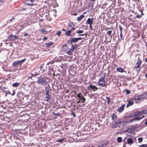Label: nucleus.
Listing matches in <instances>:
<instances>
[{"mask_svg":"<svg viewBox=\"0 0 147 147\" xmlns=\"http://www.w3.org/2000/svg\"><path fill=\"white\" fill-rule=\"evenodd\" d=\"M146 114H147V109H144L141 111H136L134 112L132 115H131V117L136 116V117L135 119L131 121H132L133 120H139L142 118L144 117V115Z\"/></svg>","mask_w":147,"mask_h":147,"instance_id":"f257e3e1","label":"nucleus"},{"mask_svg":"<svg viewBox=\"0 0 147 147\" xmlns=\"http://www.w3.org/2000/svg\"><path fill=\"white\" fill-rule=\"evenodd\" d=\"M145 98V94H143L135 96L133 99L136 102L138 103L143 101Z\"/></svg>","mask_w":147,"mask_h":147,"instance_id":"f03ea898","label":"nucleus"},{"mask_svg":"<svg viewBox=\"0 0 147 147\" xmlns=\"http://www.w3.org/2000/svg\"><path fill=\"white\" fill-rule=\"evenodd\" d=\"M105 76L103 77H101L100 79L98 82V85L103 87L105 86Z\"/></svg>","mask_w":147,"mask_h":147,"instance_id":"7ed1b4c3","label":"nucleus"},{"mask_svg":"<svg viewBox=\"0 0 147 147\" xmlns=\"http://www.w3.org/2000/svg\"><path fill=\"white\" fill-rule=\"evenodd\" d=\"M25 61L26 59L25 58L20 61H15L12 64L13 66V67H15L18 65H21Z\"/></svg>","mask_w":147,"mask_h":147,"instance_id":"20e7f679","label":"nucleus"},{"mask_svg":"<svg viewBox=\"0 0 147 147\" xmlns=\"http://www.w3.org/2000/svg\"><path fill=\"white\" fill-rule=\"evenodd\" d=\"M74 26L75 25L74 23L72 22H71L68 24L67 30H71L72 31H73L75 29Z\"/></svg>","mask_w":147,"mask_h":147,"instance_id":"39448f33","label":"nucleus"},{"mask_svg":"<svg viewBox=\"0 0 147 147\" xmlns=\"http://www.w3.org/2000/svg\"><path fill=\"white\" fill-rule=\"evenodd\" d=\"M39 79L37 81L38 83H40L43 86L47 85V82L45 80H44V78H41V79L40 78V77H39Z\"/></svg>","mask_w":147,"mask_h":147,"instance_id":"423d86ee","label":"nucleus"},{"mask_svg":"<svg viewBox=\"0 0 147 147\" xmlns=\"http://www.w3.org/2000/svg\"><path fill=\"white\" fill-rule=\"evenodd\" d=\"M142 61L140 60L139 57L138 58V60L135 67V69L137 70L138 68H139L142 63Z\"/></svg>","mask_w":147,"mask_h":147,"instance_id":"0eeeda50","label":"nucleus"},{"mask_svg":"<svg viewBox=\"0 0 147 147\" xmlns=\"http://www.w3.org/2000/svg\"><path fill=\"white\" fill-rule=\"evenodd\" d=\"M77 96L79 98L80 100L82 103L84 102L86 100L85 98L84 97L83 95H81L80 93L78 94Z\"/></svg>","mask_w":147,"mask_h":147,"instance_id":"6e6552de","label":"nucleus"},{"mask_svg":"<svg viewBox=\"0 0 147 147\" xmlns=\"http://www.w3.org/2000/svg\"><path fill=\"white\" fill-rule=\"evenodd\" d=\"M19 37L18 36H15L14 35L11 34L10 35L9 37H8V39L12 41H14L16 39H19Z\"/></svg>","mask_w":147,"mask_h":147,"instance_id":"1a4fd4ad","label":"nucleus"},{"mask_svg":"<svg viewBox=\"0 0 147 147\" xmlns=\"http://www.w3.org/2000/svg\"><path fill=\"white\" fill-rule=\"evenodd\" d=\"M94 18H88L86 22V24L89 25H92L93 24Z\"/></svg>","mask_w":147,"mask_h":147,"instance_id":"9d476101","label":"nucleus"},{"mask_svg":"<svg viewBox=\"0 0 147 147\" xmlns=\"http://www.w3.org/2000/svg\"><path fill=\"white\" fill-rule=\"evenodd\" d=\"M82 39V38L81 37H79L77 38H73L71 39L70 40L71 43H72V42H78L79 40H81Z\"/></svg>","mask_w":147,"mask_h":147,"instance_id":"9b49d317","label":"nucleus"},{"mask_svg":"<svg viewBox=\"0 0 147 147\" xmlns=\"http://www.w3.org/2000/svg\"><path fill=\"white\" fill-rule=\"evenodd\" d=\"M125 107V105H122L121 107H119L117 109V111L119 113H121L124 110Z\"/></svg>","mask_w":147,"mask_h":147,"instance_id":"f8f14e48","label":"nucleus"},{"mask_svg":"<svg viewBox=\"0 0 147 147\" xmlns=\"http://www.w3.org/2000/svg\"><path fill=\"white\" fill-rule=\"evenodd\" d=\"M90 89H92L94 91L95 90H97L98 89V88L95 86L91 85L88 87V90H90Z\"/></svg>","mask_w":147,"mask_h":147,"instance_id":"ddd939ff","label":"nucleus"},{"mask_svg":"<svg viewBox=\"0 0 147 147\" xmlns=\"http://www.w3.org/2000/svg\"><path fill=\"white\" fill-rule=\"evenodd\" d=\"M134 119L135 118H134V119H132L130 120H128L127 121H122V125H125L127 123H130V122H132L134 120H133L132 121H131Z\"/></svg>","mask_w":147,"mask_h":147,"instance_id":"4468645a","label":"nucleus"},{"mask_svg":"<svg viewBox=\"0 0 147 147\" xmlns=\"http://www.w3.org/2000/svg\"><path fill=\"white\" fill-rule=\"evenodd\" d=\"M50 96L49 94V92H47L46 93V101H49L50 99Z\"/></svg>","mask_w":147,"mask_h":147,"instance_id":"2eb2a0df","label":"nucleus"},{"mask_svg":"<svg viewBox=\"0 0 147 147\" xmlns=\"http://www.w3.org/2000/svg\"><path fill=\"white\" fill-rule=\"evenodd\" d=\"M134 102L132 101L129 100L128 101V104L127 105L126 107L127 108L129 106L132 105L134 104Z\"/></svg>","mask_w":147,"mask_h":147,"instance_id":"dca6fc26","label":"nucleus"},{"mask_svg":"<svg viewBox=\"0 0 147 147\" xmlns=\"http://www.w3.org/2000/svg\"><path fill=\"white\" fill-rule=\"evenodd\" d=\"M84 17V15L82 14L80 16L78 17L77 20L78 21L80 22L81 21Z\"/></svg>","mask_w":147,"mask_h":147,"instance_id":"f3484780","label":"nucleus"},{"mask_svg":"<svg viewBox=\"0 0 147 147\" xmlns=\"http://www.w3.org/2000/svg\"><path fill=\"white\" fill-rule=\"evenodd\" d=\"M53 43L52 42H50L49 43H45V45H46L47 47L48 48L50 47L51 46L53 45Z\"/></svg>","mask_w":147,"mask_h":147,"instance_id":"a211bd4d","label":"nucleus"},{"mask_svg":"<svg viewBox=\"0 0 147 147\" xmlns=\"http://www.w3.org/2000/svg\"><path fill=\"white\" fill-rule=\"evenodd\" d=\"M128 144H132L133 143V140L131 138H128L127 140Z\"/></svg>","mask_w":147,"mask_h":147,"instance_id":"6ab92c4d","label":"nucleus"},{"mask_svg":"<svg viewBox=\"0 0 147 147\" xmlns=\"http://www.w3.org/2000/svg\"><path fill=\"white\" fill-rule=\"evenodd\" d=\"M71 32L72 31H71V30H68L65 32V34L66 36H69L71 34Z\"/></svg>","mask_w":147,"mask_h":147,"instance_id":"aec40b11","label":"nucleus"},{"mask_svg":"<svg viewBox=\"0 0 147 147\" xmlns=\"http://www.w3.org/2000/svg\"><path fill=\"white\" fill-rule=\"evenodd\" d=\"M116 70L117 71L121 73L124 71V70L122 68L119 67L117 68Z\"/></svg>","mask_w":147,"mask_h":147,"instance_id":"412c9836","label":"nucleus"},{"mask_svg":"<svg viewBox=\"0 0 147 147\" xmlns=\"http://www.w3.org/2000/svg\"><path fill=\"white\" fill-rule=\"evenodd\" d=\"M71 45L72 47L71 48V49H72L73 51L75 50L77 47V45H73L72 44H71Z\"/></svg>","mask_w":147,"mask_h":147,"instance_id":"4be33fe9","label":"nucleus"},{"mask_svg":"<svg viewBox=\"0 0 147 147\" xmlns=\"http://www.w3.org/2000/svg\"><path fill=\"white\" fill-rule=\"evenodd\" d=\"M39 75V73L37 72H34L31 73V77Z\"/></svg>","mask_w":147,"mask_h":147,"instance_id":"5701e85b","label":"nucleus"},{"mask_svg":"<svg viewBox=\"0 0 147 147\" xmlns=\"http://www.w3.org/2000/svg\"><path fill=\"white\" fill-rule=\"evenodd\" d=\"M107 142L104 143L103 144H99L98 145L99 147H105L107 145Z\"/></svg>","mask_w":147,"mask_h":147,"instance_id":"b1692460","label":"nucleus"},{"mask_svg":"<svg viewBox=\"0 0 147 147\" xmlns=\"http://www.w3.org/2000/svg\"><path fill=\"white\" fill-rule=\"evenodd\" d=\"M57 142H59L60 143H61L62 142H65V139L63 138L62 139H59L58 140H57Z\"/></svg>","mask_w":147,"mask_h":147,"instance_id":"393cba45","label":"nucleus"},{"mask_svg":"<svg viewBox=\"0 0 147 147\" xmlns=\"http://www.w3.org/2000/svg\"><path fill=\"white\" fill-rule=\"evenodd\" d=\"M117 115L113 114L112 115V119L114 121V120H115L117 118Z\"/></svg>","mask_w":147,"mask_h":147,"instance_id":"a878e982","label":"nucleus"},{"mask_svg":"<svg viewBox=\"0 0 147 147\" xmlns=\"http://www.w3.org/2000/svg\"><path fill=\"white\" fill-rule=\"evenodd\" d=\"M74 51H73V50L72 49H71L69 50L67 52V54L70 55H71L72 54V52H73Z\"/></svg>","mask_w":147,"mask_h":147,"instance_id":"bb28decb","label":"nucleus"},{"mask_svg":"<svg viewBox=\"0 0 147 147\" xmlns=\"http://www.w3.org/2000/svg\"><path fill=\"white\" fill-rule=\"evenodd\" d=\"M19 84H20L18 82H16L13 84L12 86H13L16 87L18 86Z\"/></svg>","mask_w":147,"mask_h":147,"instance_id":"cd10ccee","label":"nucleus"},{"mask_svg":"<svg viewBox=\"0 0 147 147\" xmlns=\"http://www.w3.org/2000/svg\"><path fill=\"white\" fill-rule=\"evenodd\" d=\"M112 33V30H109L107 32V34L109 36H111V38H112V36L111 35V34Z\"/></svg>","mask_w":147,"mask_h":147,"instance_id":"c85d7f7f","label":"nucleus"},{"mask_svg":"<svg viewBox=\"0 0 147 147\" xmlns=\"http://www.w3.org/2000/svg\"><path fill=\"white\" fill-rule=\"evenodd\" d=\"M115 124L113 125L112 127L113 128H116L118 126V125L117 124V121H115Z\"/></svg>","mask_w":147,"mask_h":147,"instance_id":"c756f323","label":"nucleus"},{"mask_svg":"<svg viewBox=\"0 0 147 147\" xmlns=\"http://www.w3.org/2000/svg\"><path fill=\"white\" fill-rule=\"evenodd\" d=\"M117 140L119 142H121L122 141V138L121 137H118L117 138Z\"/></svg>","mask_w":147,"mask_h":147,"instance_id":"7c9ffc66","label":"nucleus"},{"mask_svg":"<svg viewBox=\"0 0 147 147\" xmlns=\"http://www.w3.org/2000/svg\"><path fill=\"white\" fill-rule=\"evenodd\" d=\"M55 62V61H54L53 60H52V61L49 62L47 63V65H50V64H51V63L53 64Z\"/></svg>","mask_w":147,"mask_h":147,"instance_id":"2f4dec72","label":"nucleus"},{"mask_svg":"<svg viewBox=\"0 0 147 147\" xmlns=\"http://www.w3.org/2000/svg\"><path fill=\"white\" fill-rule=\"evenodd\" d=\"M57 35H58V36H60L61 34V32L60 31H57Z\"/></svg>","mask_w":147,"mask_h":147,"instance_id":"473e14b6","label":"nucleus"},{"mask_svg":"<svg viewBox=\"0 0 147 147\" xmlns=\"http://www.w3.org/2000/svg\"><path fill=\"white\" fill-rule=\"evenodd\" d=\"M106 99L107 100V103L109 104V103L110 102V98L109 97H107Z\"/></svg>","mask_w":147,"mask_h":147,"instance_id":"72a5a7b5","label":"nucleus"},{"mask_svg":"<svg viewBox=\"0 0 147 147\" xmlns=\"http://www.w3.org/2000/svg\"><path fill=\"white\" fill-rule=\"evenodd\" d=\"M138 140L139 142H142L143 140V138H139L138 139Z\"/></svg>","mask_w":147,"mask_h":147,"instance_id":"f704fd0d","label":"nucleus"},{"mask_svg":"<svg viewBox=\"0 0 147 147\" xmlns=\"http://www.w3.org/2000/svg\"><path fill=\"white\" fill-rule=\"evenodd\" d=\"M117 124L119 126L120 125H122V122L121 121H117Z\"/></svg>","mask_w":147,"mask_h":147,"instance_id":"c9c22d12","label":"nucleus"},{"mask_svg":"<svg viewBox=\"0 0 147 147\" xmlns=\"http://www.w3.org/2000/svg\"><path fill=\"white\" fill-rule=\"evenodd\" d=\"M83 31L82 30H78L77 31V33L78 34H79L80 33H82L83 32Z\"/></svg>","mask_w":147,"mask_h":147,"instance_id":"e433bc0d","label":"nucleus"},{"mask_svg":"<svg viewBox=\"0 0 147 147\" xmlns=\"http://www.w3.org/2000/svg\"><path fill=\"white\" fill-rule=\"evenodd\" d=\"M142 17V15L141 14H139L136 16V18H140Z\"/></svg>","mask_w":147,"mask_h":147,"instance_id":"4c0bfd02","label":"nucleus"},{"mask_svg":"<svg viewBox=\"0 0 147 147\" xmlns=\"http://www.w3.org/2000/svg\"><path fill=\"white\" fill-rule=\"evenodd\" d=\"M130 92L129 90H126V93L127 94H128L130 93Z\"/></svg>","mask_w":147,"mask_h":147,"instance_id":"58836bf2","label":"nucleus"},{"mask_svg":"<svg viewBox=\"0 0 147 147\" xmlns=\"http://www.w3.org/2000/svg\"><path fill=\"white\" fill-rule=\"evenodd\" d=\"M53 113L55 115H57V116H59V113H55V112H53Z\"/></svg>","mask_w":147,"mask_h":147,"instance_id":"ea45409f","label":"nucleus"},{"mask_svg":"<svg viewBox=\"0 0 147 147\" xmlns=\"http://www.w3.org/2000/svg\"><path fill=\"white\" fill-rule=\"evenodd\" d=\"M119 28L120 30V32H122V28L121 27V26L120 25L119 26Z\"/></svg>","mask_w":147,"mask_h":147,"instance_id":"a19ab883","label":"nucleus"},{"mask_svg":"<svg viewBox=\"0 0 147 147\" xmlns=\"http://www.w3.org/2000/svg\"><path fill=\"white\" fill-rule=\"evenodd\" d=\"M140 147H147V146L145 144H143L141 145Z\"/></svg>","mask_w":147,"mask_h":147,"instance_id":"79ce46f5","label":"nucleus"},{"mask_svg":"<svg viewBox=\"0 0 147 147\" xmlns=\"http://www.w3.org/2000/svg\"><path fill=\"white\" fill-rule=\"evenodd\" d=\"M45 90H46L47 92H49V89H48V87H45Z\"/></svg>","mask_w":147,"mask_h":147,"instance_id":"37998d69","label":"nucleus"},{"mask_svg":"<svg viewBox=\"0 0 147 147\" xmlns=\"http://www.w3.org/2000/svg\"><path fill=\"white\" fill-rule=\"evenodd\" d=\"M123 36V35L122 32H120V37L121 38V40H122V37Z\"/></svg>","mask_w":147,"mask_h":147,"instance_id":"c03bdc74","label":"nucleus"},{"mask_svg":"<svg viewBox=\"0 0 147 147\" xmlns=\"http://www.w3.org/2000/svg\"><path fill=\"white\" fill-rule=\"evenodd\" d=\"M47 39V37H44L43 38V40H46Z\"/></svg>","mask_w":147,"mask_h":147,"instance_id":"a18cd8bd","label":"nucleus"},{"mask_svg":"<svg viewBox=\"0 0 147 147\" xmlns=\"http://www.w3.org/2000/svg\"><path fill=\"white\" fill-rule=\"evenodd\" d=\"M15 19V18H12L10 20V21L12 22L14 21Z\"/></svg>","mask_w":147,"mask_h":147,"instance_id":"49530a36","label":"nucleus"},{"mask_svg":"<svg viewBox=\"0 0 147 147\" xmlns=\"http://www.w3.org/2000/svg\"><path fill=\"white\" fill-rule=\"evenodd\" d=\"M40 32H42V33H44L45 31L43 29L40 30Z\"/></svg>","mask_w":147,"mask_h":147,"instance_id":"de8ad7c7","label":"nucleus"},{"mask_svg":"<svg viewBox=\"0 0 147 147\" xmlns=\"http://www.w3.org/2000/svg\"><path fill=\"white\" fill-rule=\"evenodd\" d=\"M69 47V46H67V45H64V46L63 47H64V48H65V49H67V48H66V47H67L68 48Z\"/></svg>","mask_w":147,"mask_h":147,"instance_id":"09e8293b","label":"nucleus"},{"mask_svg":"<svg viewBox=\"0 0 147 147\" xmlns=\"http://www.w3.org/2000/svg\"><path fill=\"white\" fill-rule=\"evenodd\" d=\"M43 64H42L40 65V67L41 69L42 68H43Z\"/></svg>","mask_w":147,"mask_h":147,"instance_id":"8fccbe9b","label":"nucleus"},{"mask_svg":"<svg viewBox=\"0 0 147 147\" xmlns=\"http://www.w3.org/2000/svg\"><path fill=\"white\" fill-rule=\"evenodd\" d=\"M15 90H13V93L12 94V95L13 96L14 95H15Z\"/></svg>","mask_w":147,"mask_h":147,"instance_id":"3c124183","label":"nucleus"},{"mask_svg":"<svg viewBox=\"0 0 147 147\" xmlns=\"http://www.w3.org/2000/svg\"><path fill=\"white\" fill-rule=\"evenodd\" d=\"M3 4V2L2 1H0V5H2Z\"/></svg>","mask_w":147,"mask_h":147,"instance_id":"603ef678","label":"nucleus"},{"mask_svg":"<svg viewBox=\"0 0 147 147\" xmlns=\"http://www.w3.org/2000/svg\"><path fill=\"white\" fill-rule=\"evenodd\" d=\"M24 36H28V34H27V33H25L24 34Z\"/></svg>","mask_w":147,"mask_h":147,"instance_id":"864d4df0","label":"nucleus"},{"mask_svg":"<svg viewBox=\"0 0 147 147\" xmlns=\"http://www.w3.org/2000/svg\"><path fill=\"white\" fill-rule=\"evenodd\" d=\"M145 124L146 125H147V118H146V122H145Z\"/></svg>","mask_w":147,"mask_h":147,"instance_id":"5fc2aeb1","label":"nucleus"},{"mask_svg":"<svg viewBox=\"0 0 147 147\" xmlns=\"http://www.w3.org/2000/svg\"><path fill=\"white\" fill-rule=\"evenodd\" d=\"M140 11L141 13V15H144V14L143 13L142 11V10H140Z\"/></svg>","mask_w":147,"mask_h":147,"instance_id":"6e6d98bb","label":"nucleus"},{"mask_svg":"<svg viewBox=\"0 0 147 147\" xmlns=\"http://www.w3.org/2000/svg\"><path fill=\"white\" fill-rule=\"evenodd\" d=\"M90 25V26H89L90 28L91 29H92V25Z\"/></svg>","mask_w":147,"mask_h":147,"instance_id":"4d7b16f0","label":"nucleus"},{"mask_svg":"<svg viewBox=\"0 0 147 147\" xmlns=\"http://www.w3.org/2000/svg\"><path fill=\"white\" fill-rule=\"evenodd\" d=\"M84 34H79L78 35L79 36H84Z\"/></svg>","mask_w":147,"mask_h":147,"instance_id":"13d9d810","label":"nucleus"},{"mask_svg":"<svg viewBox=\"0 0 147 147\" xmlns=\"http://www.w3.org/2000/svg\"><path fill=\"white\" fill-rule=\"evenodd\" d=\"M73 15L75 16H76L77 15V13H74Z\"/></svg>","mask_w":147,"mask_h":147,"instance_id":"bf43d9fd","label":"nucleus"},{"mask_svg":"<svg viewBox=\"0 0 147 147\" xmlns=\"http://www.w3.org/2000/svg\"><path fill=\"white\" fill-rule=\"evenodd\" d=\"M80 102H81V101H80V100H79V101H78L77 102V103L78 104V103H80Z\"/></svg>","mask_w":147,"mask_h":147,"instance_id":"052dcab7","label":"nucleus"},{"mask_svg":"<svg viewBox=\"0 0 147 147\" xmlns=\"http://www.w3.org/2000/svg\"><path fill=\"white\" fill-rule=\"evenodd\" d=\"M63 31H66V30H65V29H62V30Z\"/></svg>","mask_w":147,"mask_h":147,"instance_id":"680f3d73","label":"nucleus"},{"mask_svg":"<svg viewBox=\"0 0 147 147\" xmlns=\"http://www.w3.org/2000/svg\"><path fill=\"white\" fill-rule=\"evenodd\" d=\"M145 76V77H146V78H147V73H146V74Z\"/></svg>","mask_w":147,"mask_h":147,"instance_id":"e2e57ef3","label":"nucleus"},{"mask_svg":"<svg viewBox=\"0 0 147 147\" xmlns=\"http://www.w3.org/2000/svg\"><path fill=\"white\" fill-rule=\"evenodd\" d=\"M139 68V69L138 70V72H139L140 71V68L139 67V68Z\"/></svg>","mask_w":147,"mask_h":147,"instance_id":"0e129e2a","label":"nucleus"},{"mask_svg":"<svg viewBox=\"0 0 147 147\" xmlns=\"http://www.w3.org/2000/svg\"><path fill=\"white\" fill-rule=\"evenodd\" d=\"M28 5H32V4H27Z\"/></svg>","mask_w":147,"mask_h":147,"instance_id":"69168bd1","label":"nucleus"},{"mask_svg":"<svg viewBox=\"0 0 147 147\" xmlns=\"http://www.w3.org/2000/svg\"><path fill=\"white\" fill-rule=\"evenodd\" d=\"M74 117H75L76 116L75 114H74Z\"/></svg>","mask_w":147,"mask_h":147,"instance_id":"338daca9","label":"nucleus"},{"mask_svg":"<svg viewBox=\"0 0 147 147\" xmlns=\"http://www.w3.org/2000/svg\"><path fill=\"white\" fill-rule=\"evenodd\" d=\"M86 12H84V14H86Z\"/></svg>","mask_w":147,"mask_h":147,"instance_id":"774afa93","label":"nucleus"}]
</instances>
